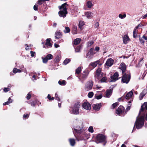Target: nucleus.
<instances>
[{
  "instance_id": "nucleus-54",
  "label": "nucleus",
  "mask_w": 147,
  "mask_h": 147,
  "mask_svg": "<svg viewBox=\"0 0 147 147\" xmlns=\"http://www.w3.org/2000/svg\"><path fill=\"white\" fill-rule=\"evenodd\" d=\"M38 5L36 4L34 6V9L35 10H37L38 9Z\"/></svg>"
},
{
  "instance_id": "nucleus-62",
  "label": "nucleus",
  "mask_w": 147,
  "mask_h": 147,
  "mask_svg": "<svg viewBox=\"0 0 147 147\" xmlns=\"http://www.w3.org/2000/svg\"><path fill=\"white\" fill-rule=\"evenodd\" d=\"M48 98L50 100L51 98V96L49 94H48L47 96Z\"/></svg>"
},
{
  "instance_id": "nucleus-45",
  "label": "nucleus",
  "mask_w": 147,
  "mask_h": 147,
  "mask_svg": "<svg viewBox=\"0 0 147 147\" xmlns=\"http://www.w3.org/2000/svg\"><path fill=\"white\" fill-rule=\"evenodd\" d=\"M88 131L91 133H93L94 132L93 127L92 126H90L88 128Z\"/></svg>"
},
{
  "instance_id": "nucleus-29",
  "label": "nucleus",
  "mask_w": 147,
  "mask_h": 147,
  "mask_svg": "<svg viewBox=\"0 0 147 147\" xmlns=\"http://www.w3.org/2000/svg\"><path fill=\"white\" fill-rule=\"evenodd\" d=\"M13 101V100L11 99L10 98H9L8 99L7 101L3 103V105H8L10 103H12Z\"/></svg>"
},
{
  "instance_id": "nucleus-9",
  "label": "nucleus",
  "mask_w": 147,
  "mask_h": 147,
  "mask_svg": "<svg viewBox=\"0 0 147 147\" xmlns=\"http://www.w3.org/2000/svg\"><path fill=\"white\" fill-rule=\"evenodd\" d=\"M93 51L94 49L93 48L90 49L87 53L86 57L89 59H92L93 57L94 54L95 53Z\"/></svg>"
},
{
  "instance_id": "nucleus-24",
  "label": "nucleus",
  "mask_w": 147,
  "mask_h": 147,
  "mask_svg": "<svg viewBox=\"0 0 147 147\" xmlns=\"http://www.w3.org/2000/svg\"><path fill=\"white\" fill-rule=\"evenodd\" d=\"M85 15L88 18H91L93 16V13L90 12H87L85 13Z\"/></svg>"
},
{
  "instance_id": "nucleus-19",
  "label": "nucleus",
  "mask_w": 147,
  "mask_h": 147,
  "mask_svg": "<svg viewBox=\"0 0 147 147\" xmlns=\"http://www.w3.org/2000/svg\"><path fill=\"white\" fill-rule=\"evenodd\" d=\"M100 62L99 60H98L95 62H91L89 65V66H91L93 68L96 67L97 65Z\"/></svg>"
},
{
  "instance_id": "nucleus-6",
  "label": "nucleus",
  "mask_w": 147,
  "mask_h": 147,
  "mask_svg": "<svg viewBox=\"0 0 147 147\" xmlns=\"http://www.w3.org/2000/svg\"><path fill=\"white\" fill-rule=\"evenodd\" d=\"M106 138L103 135L101 134H98L96 136V142L97 143L102 142H105Z\"/></svg>"
},
{
  "instance_id": "nucleus-25",
  "label": "nucleus",
  "mask_w": 147,
  "mask_h": 147,
  "mask_svg": "<svg viewBox=\"0 0 147 147\" xmlns=\"http://www.w3.org/2000/svg\"><path fill=\"white\" fill-rule=\"evenodd\" d=\"M112 94V91L111 90H107L106 92L105 97H109Z\"/></svg>"
},
{
  "instance_id": "nucleus-4",
  "label": "nucleus",
  "mask_w": 147,
  "mask_h": 147,
  "mask_svg": "<svg viewBox=\"0 0 147 147\" xmlns=\"http://www.w3.org/2000/svg\"><path fill=\"white\" fill-rule=\"evenodd\" d=\"M80 106V104L79 103L77 102L76 103L73 107H70V112L72 114H78L79 113V109Z\"/></svg>"
},
{
  "instance_id": "nucleus-36",
  "label": "nucleus",
  "mask_w": 147,
  "mask_h": 147,
  "mask_svg": "<svg viewBox=\"0 0 147 147\" xmlns=\"http://www.w3.org/2000/svg\"><path fill=\"white\" fill-rule=\"evenodd\" d=\"M107 80V78L106 77H103L100 80V81H98V82H106Z\"/></svg>"
},
{
  "instance_id": "nucleus-22",
  "label": "nucleus",
  "mask_w": 147,
  "mask_h": 147,
  "mask_svg": "<svg viewBox=\"0 0 147 147\" xmlns=\"http://www.w3.org/2000/svg\"><path fill=\"white\" fill-rule=\"evenodd\" d=\"M147 93L146 90L144 89L143 90L142 93H140L139 96V98L140 100H142L143 97L145 96Z\"/></svg>"
},
{
  "instance_id": "nucleus-46",
  "label": "nucleus",
  "mask_w": 147,
  "mask_h": 147,
  "mask_svg": "<svg viewBox=\"0 0 147 147\" xmlns=\"http://www.w3.org/2000/svg\"><path fill=\"white\" fill-rule=\"evenodd\" d=\"M25 45L27 46V47H26L25 48L26 50H28L29 49H31V47L32 46V45H30L29 46H28V45L27 44H26Z\"/></svg>"
},
{
  "instance_id": "nucleus-50",
  "label": "nucleus",
  "mask_w": 147,
  "mask_h": 147,
  "mask_svg": "<svg viewBox=\"0 0 147 147\" xmlns=\"http://www.w3.org/2000/svg\"><path fill=\"white\" fill-rule=\"evenodd\" d=\"M118 105V102H116L112 105V106L113 107V108L114 109Z\"/></svg>"
},
{
  "instance_id": "nucleus-13",
  "label": "nucleus",
  "mask_w": 147,
  "mask_h": 147,
  "mask_svg": "<svg viewBox=\"0 0 147 147\" xmlns=\"http://www.w3.org/2000/svg\"><path fill=\"white\" fill-rule=\"evenodd\" d=\"M119 76L118 73L117 72H115L113 76H111V81L112 82H115L118 80V77Z\"/></svg>"
},
{
  "instance_id": "nucleus-34",
  "label": "nucleus",
  "mask_w": 147,
  "mask_h": 147,
  "mask_svg": "<svg viewBox=\"0 0 147 147\" xmlns=\"http://www.w3.org/2000/svg\"><path fill=\"white\" fill-rule=\"evenodd\" d=\"M70 60L69 59H66L63 63V64L66 65L70 62Z\"/></svg>"
},
{
  "instance_id": "nucleus-61",
  "label": "nucleus",
  "mask_w": 147,
  "mask_h": 147,
  "mask_svg": "<svg viewBox=\"0 0 147 147\" xmlns=\"http://www.w3.org/2000/svg\"><path fill=\"white\" fill-rule=\"evenodd\" d=\"M28 117V114H25L23 116V117L24 118H27V117Z\"/></svg>"
},
{
  "instance_id": "nucleus-10",
  "label": "nucleus",
  "mask_w": 147,
  "mask_h": 147,
  "mask_svg": "<svg viewBox=\"0 0 147 147\" xmlns=\"http://www.w3.org/2000/svg\"><path fill=\"white\" fill-rule=\"evenodd\" d=\"M93 85V82L92 81H89L86 84L85 89L86 91H89L92 88Z\"/></svg>"
},
{
  "instance_id": "nucleus-16",
  "label": "nucleus",
  "mask_w": 147,
  "mask_h": 147,
  "mask_svg": "<svg viewBox=\"0 0 147 147\" xmlns=\"http://www.w3.org/2000/svg\"><path fill=\"white\" fill-rule=\"evenodd\" d=\"M62 34L60 31H57L55 33V37L56 39H58L62 37Z\"/></svg>"
},
{
  "instance_id": "nucleus-33",
  "label": "nucleus",
  "mask_w": 147,
  "mask_h": 147,
  "mask_svg": "<svg viewBox=\"0 0 147 147\" xmlns=\"http://www.w3.org/2000/svg\"><path fill=\"white\" fill-rule=\"evenodd\" d=\"M82 71L81 67H78L76 70V72L78 74H79Z\"/></svg>"
},
{
  "instance_id": "nucleus-43",
  "label": "nucleus",
  "mask_w": 147,
  "mask_h": 147,
  "mask_svg": "<svg viewBox=\"0 0 147 147\" xmlns=\"http://www.w3.org/2000/svg\"><path fill=\"white\" fill-rule=\"evenodd\" d=\"M94 43V42L92 41L88 42L87 43V45L88 47H91Z\"/></svg>"
},
{
  "instance_id": "nucleus-42",
  "label": "nucleus",
  "mask_w": 147,
  "mask_h": 147,
  "mask_svg": "<svg viewBox=\"0 0 147 147\" xmlns=\"http://www.w3.org/2000/svg\"><path fill=\"white\" fill-rule=\"evenodd\" d=\"M119 17L121 19H123L125 18L126 17V15L125 14H124L122 15L121 14H120L119 15Z\"/></svg>"
},
{
  "instance_id": "nucleus-21",
  "label": "nucleus",
  "mask_w": 147,
  "mask_h": 147,
  "mask_svg": "<svg viewBox=\"0 0 147 147\" xmlns=\"http://www.w3.org/2000/svg\"><path fill=\"white\" fill-rule=\"evenodd\" d=\"M133 93L132 91H131L129 92L125 96V99L127 100L130 99L132 98Z\"/></svg>"
},
{
  "instance_id": "nucleus-14",
  "label": "nucleus",
  "mask_w": 147,
  "mask_h": 147,
  "mask_svg": "<svg viewBox=\"0 0 147 147\" xmlns=\"http://www.w3.org/2000/svg\"><path fill=\"white\" fill-rule=\"evenodd\" d=\"M113 62L114 60L111 58H109L107 60L105 64L109 67H111L113 65Z\"/></svg>"
},
{
  "instance_id": "nucleus-60",
  "label": "nucleus",
  "mask_w": 147,
  "mask_h": 147,
  "mask_svg": "<svg viewBox=\"0 0 147 147\" xmlns=\"http://www.w3.org/2000/svg\"><path fill=\"white\" fill-rule=\"evenodd\" d=\"M142 26V25L141 24H139L135 28L137 29L139 27H140Z\"/></svg>"
},
{
  "instance_id": "nucleus-63",
  "label": "nucleus",
  "mask_w": 147,
  "mask_h": 147,
  "mask_svg": "<svg viewBox=\"0 0 147 147\" xmlns=\"http://www.w3.org/2000/svg\"><path fill=\"white\" fill-rule=\"evenodd\" d=\"M54 46H55V47L56 48L58 47H59V45H58L56 43H55L54 44Z\"/></svg>"
},
{
  "instance_id": "nucleus-1",
  "label": "nucleus",
  "mask_w": 147,
  "mask_h": 147,
  "mask_svg": "<svg viewBox=\"0 0 147 147\" xmlns=\"http://www.w3.org/2000/svg\"><path fill=\"white\" fill-rule=\"evenodd\" d=\"M83 121L82 120L76 119L74 122V127L75 128L73 130V132L79 134L82 133L83 131Z\"/></svg>"
},
{
  "instance_id": "nucleus-35",
  "label": "nucleus",
  "mask_w": 147,
  "mask_h": 147,
  "mask_svg": "<svg viewBox=\"0 0 147 147\" xmlns=\"http://www.w3.org/2000/svg\"><path fill=\"white\" fill-rule=\"evenodd\" d=\"M95 97L98 100L101 99L102 97V94H95Z\"/></svg>"
},
{
  "instance_id": "nucleus-18",
  "label": "nucleus",
  "mask_w": 147,
  "mask_h": 147,
  "mask_svg": "<svg viewBox=\"0 0 147 147\" xmlns=\"http://www.w3.org/2000/svg\"><path fill=\"white\" fill-rule=\"evenodd\" d=\"M123 110L124 108L122 106H120L116 111V113L118 115H119L122 113Z\"/></svg>"
},
{
  "instance_id": "nucleus-2",
  "label": "nucleus",
  "mask_w": 147,
  "mask_h": 147,
  "mask_svg": "<svg viewBox=\"0 0 147 147\" xmlns=\"http://www.w3.org/2000/svg\"><path fill=\"white\" fill-rule=\"evenodd\" d=\"M144 116H138L136 118L134 126H136L137 129H140L144 126Z\"/></svg>"
},
{
  "instance_id": "nucleus-57",
  "label": "nucleus",
  "mask_w": 147,
  "mask_h": 147,
  "mask_svg": "<svg viewBox=\"0 0 147 147\" xmlns=\"http://www.w3.org/2000/svg\"><path fill=\"white\" fill-rule=\"evenodd\" d=\"M99 24L98 22H96L95 24V28H97L99 26Z\"/></svg>"
},
{
  "instance_id": "nucleus-28",
  "label": "nucleus",
  "mask_w": 147,
  "mask_h": 147,
  "mask_svg": "<svg viewBox=\"0 0 147 147\" xmlns=\"http://www.w3.org/2000/svg\"><path fill=\"white\" fill-rule=\"evenodd\" d=\"M77 28L76 26H74L72 28V34H77Z\"/></svg>"
},
{
  "instance_id": "nucleus-17",
  "label": "nucleus",
  "mask_w": 147,
  "mask_h": 147,
  "mask_svg": "<svg viewBox=\"0 0 147 147\" xmlns=\"http://www.w3.org/2000/svg\"><path fill=\"white\" fill-rule=\"evenodd\" d=\"M120 68L122 71V73L125 72L126 69V66L124 63H121Z\"/></svg>"
},
{
  "instance_id": "nucleus-59",
  "label": "nucleus",
  "mask_w": 147,
  "mask_h": 147,
  "mask_svg": "<svg viewBox=\"0 0 147 147\" xmlns=\"http://www.w3.org/2000/svg\"><path fill=\"white\" fill-rule=\"evenodd\" d=\"M129 106H128L127 108H126V110L127 111H129V110H130V106H131V105H130V104H129Z\"/></svg>"
},
{
  "instance_id": "nucleus-8",
  "label": "nucleus",
  "mask_w": 147,
  "mask_h": 147,
  "mask_svg": "<svg viewBox=\"0 0 147 147\" xmlns=\"http://www.w3.org/2000/svg\"><path fill=\"white\" fill-rule=\"evenodd\" d=\"M130 75L125 74L123 76L122 78V82L123 83L127 84L130 80Z\"/></svg>"
},
{
  "instance_id": "nucleus-31",
  "label": "nucleus",
  "mask_w": 147,
  "mask_h": 147,
  "mask_svg": "<svg viewBox=\"0 0 147 147\" xmlns=\"http://www.w3.org/2000/svg\"><path fill=\"white\" fill-rule=\"evenodd\" d=\"M13 72L14 74H16L17 73H20L22 72V70L20 69H18L16 68H13Z\"/></svg>"
},
{
  "instance_id": "nucleus-38",
  "label": "nucleus",
  "mask_w": 147,
  "mask_h": 147,
  "mask_svg": "<svg viewBox=\"0 0 147 147\" xmlns=\"http://www.w3.org/2000/svg\"><path fill=\"white\" fill-rule=\"evenodd\" d=\"M138 31L136 29H135L133 32V36L134 38H136L137 36V35L136 34V33Z\"/></svg>"
},
{
  "instance_id": "nucleus-64",
  "label": "nucleus",
  "mask_w": 147,
  "mask_h": 147,
  "mask_svg": "<svg viewBox=\"0 0 147 147\" xmlns=\"http://www.w3.org/2000/svg\"><path fill=\"white\" fill-rule=\"evenodd\" d=\"M142 38L146 40V42H147V37L145 36L144 35H143L142 36Z\"/></svg>"
},
{
  "instance_id": "nucleus-7",
  "label": "nucleus",
  "mask_w": 147,
  "mask_h": 147,
  "mask_svg": "<svg viewBox=\"0 0 147 147\" xmlns=\"http://www.w3.org/2000/svg\"><path fill=\"white\" fill-rule=\"evenodd\" d=\"M101 71V69L100 68H98L96 70V74L94 75L96 81H98L99 79L102 77V74Z\"/></svg>"
},
{
  "instance_id": "nucleus-51",
  "label": "nucleus",
  "mask_w": 147,
  "mask_h": 147,
  "mask_svg": "<svg viewBox=\"0 0 147 147\" xmlns=\"http://www.w3.org/2000/svg\"><path fill=\"white\" fill-rule=\"evenodd\" d=\"M30 53L31 54V56L32 57H33L35 56V52L30 51Z\"/></svg>"
},
{
  "instance_id": "nucleus-55",
  "label": "nucleus",
  "mask_w": 147,
  "mask_h": 147,
  "mask_svg": "<svg viewBox=\"0 0 147 147\" xmlns=\"http://www.w3.org/2000/svg\"><path fill=\"white\" fill-rule=\"evenodd\" d=\"M36 102L35 101H33L31 102V104L32 106H34L36 104Z\"/></svg>"
},
{
  "instance_id": "nucleus-37",
  "label": "nucleus",
  "mask_w": 147,
  "mask_h": 147,
  "mask_svg": "<svg viewBox=\"0 0 147 147\" xmlns=\"http://www.w3.org/2000/svg\"><path fill=\"white\" fill-rule=\"evenodd\" d=\"M87 5L88 7L91 8L92 5V2L90 1H88L87 2Z\"/></svg>"
},
{
  "instance_id": "nucleus-3",
  "label": "nucleus",
  "mask_w": 147,
  "mask_h": 147,
  "mask_svg": "<svg viewBox=\"0 0 147 147\" xmlns=\"http://www.w3.org/2000/svg\"><path fill=\"white\" fill-rule=\"evenodd\" d=\"M68 6V4L64 3L59 7L61 10L59 12V14L60 17H64L66 16L67 13V7Z\"/></svg>"
},
{
  "instance_id": "nucleus-40",
  "label": "nucleus",
  "mask_w": 147,
  "mask_h": 147,
  "mask_svg": "<svg viewBox=\"0 0 147 147\" xmlns=\"http://www.w3.org/2000/svg\"><path fill=\"white\" fill-rule=\"evenodd\" d=\"M94 95V93L92 92H90L88 94V97L89 98H91Z\"/></svg>"
},
{
  "instance_id": "nucleus-56",
  "label": "nucleus",
  "mask_w": 147,
  "mask_h": 147,
  "mask_svg": "<svg viewBox=\"0 0 147 147\" xmlns=\"http://www.w3.org/2000/svg\"><path fill=\"white\" fill-rule=\"evenodd\" d=\"M31 97V95L29 94L28 93L26 96V98L27 100L29 99Z\"/></svg>"
},
{
  "instance_id": "nucleus-52",
  "label": "nucleus",
  "mask_w": 147,
  "mask_h": 147,
  "mask_svg": "<svg viewBox=\"0 0 147 147\" xmlns=\"http://www.w3.org/2000/svg\"><path fill=\"white\" fill-rule=\"evenodd\" d=\"M139 40L140 43L143 45L144 44V41L143 40V39L141 38H140Z\"/></svg>"
},
{
  "instance_id": "nucleus-5",
  "label": "nucleus",
  "mask_w": 147,
  "mask_h": 147,
  "mask_svg": "<svg viewBox=\"0 0 147 147\" xmlns=\"http://www.w3.org/2000/svg\"><path fill=\"white\" fill-rule=\"evenodd\" d=\"M89 72V71L88 70L86 69L84 70L78 78L82 82H83V81L85 80L87 78Z\"/></svg>"
},
{
  "instance_id": "nucleus-41",
  "label": "nucleus",
  "mask_w": 147,
  "mask_h": 147,
  "mask_svg": "<svg viewBox=\"0 0 147 147\" xmlns=\"http://www.w3.org/2000/svg\"><path fill=\"white\" fill-rule=\"evenodd\" d=\"M81 47L80 46H78L75 48V51L76 52H80V51Z\"/></svg>"
},
{
  "instance_id": "nucleus-20",
  "label": "nucleus",
  "mask_w": 147,
  "mask_h": 147,
  "mask_svg": "<svg viewBox=\"0 0 147 147\" xmlns=\"http://www.w3.org/2000/svg\"><path fill=\"white\" fill-rule=\"evenodd\" d=\"M101 103H98L93 105V109L96 111H98L101 107Z\"/></svg>"
},
{
  "instance_id": "nucleus-39",
  "label": "nucleus",
  "mask_w": 147,
  "mask_h": 147,
  "mask_svg": "<svg viewBox=\"0 0 147 147\" xmlns=\"http://www.w3.org/2000/svg\"><path fill=\"white\" fill-rule=\"evenodd\" d=\"M65 30H64V32L65 33H69L70 32V30L68 27H65Z\"/></svg>"
},
{
  "instance_id": "nucleus-48",
  "label": "nucleus",
  "mask_w": 147,
  "mask_h": 147,
  "mask_svg": "<svg viewBox=\"0 0 147 147\" xmlns=\"http://www.w3.org/2000/svg\"><path fill=\"white\" fill-rule=\"evenodd\" d=\"M43 62L44 63H46L48 61V59L46 58H42Z\"/></svg>"
},
{
  "instance_id": "nucleus-53",
  "label": "nucleus",
  "mask_w": 147,
  "mask_h": 147,
  "mask_svg": "<svg viewBox=\"0 0 147 147\" xmlns=\"http://www.w3.org/2000/svg\"><path fill=\"white\" fill-rule=\"evenodd\" d=\"M43 2V0H39L38 1L37 3H38L39 5H41Z\"/></svg>"
},
{
  "instance_id": "nucleus-47",
  "label": "nucleus",
  "mask_w": 147,
  "mask_h": 147,
  "mask_svg": "<svg viewBox=\"0 0 147 147\" xmlns=\"http://www.w3.org/2000/svg\"><path fill=\"white\" fill-rule=\"evenodd\" d=\"M55 99H56L58 101H60V99L59 98V97L58 96V94H57V93H56L55 94Z\"/></svg>"
},
{
  "instance_id": "nucleus-23",
  "label": "nucleus",
  "mask_w": 147,
  "mask_h": 147,
  "mask_svg": "<svg viewBox=\"0 0 147 147\" xmlns=\"http://www.w3.org/2000/svg\"><path fill=\"white\" fill-rule=\"evenodd\" d=\"M129 40V37L127 35H125L123 38V42L125 44H126Z\"/></svg>"
},
{
  "instance_id": "nucleus-26",
  "label": "nucleus",
  "mask_w": 147,
  "mask_h": 147,
  "mask_svg": "<svg viewBox=\"0 0 147 147\" xmlns=\"http://www.w3.org/2000/svg\"><path fill=\"white\" fill-rule=\"evenodd\" d=\"M81 39L80 38H78L75 39L74 41V44L75 45H77L79 44L81 41Z\"/></svg>"
},
{
  "instance_id": "nucleus-11",
  "label": "nucleus",
  "mask_w": 147,
  "mask_h": 147,
  "mask_svg": "<svg viewBox=\"0 0 147 147\" xmlns=\"http://www.w3.org/2000/svg\"><path fill=\"white\" fill-rule=\"evenodd\" d=\"M82 107L86 110H90L91 108V105L88 102H86L82 104Z\"/></svg>"
},
{
  "instance_id": "nucleus-30",
  "label": "nucleus",
  "mask_w": 147,
  "mask_h": 147,
  "mask_svg": "<svg viewBox=\"0 0 147 147\" xmlns=\"http://www.w3.org/2000/svg\"><path fill=\"white\" fill-rule=\"evenodd\" d=\"M85 23L84 21H80L79 24V28L82 29V28L83 26L84 25Z\"/></svg>"
},
{
  "instance_id": "nucleus-58",
  "label": "nucleus",
  "mask_w": 147,
  "mask_h": 147,
  "mask_svg": "<svg viewBox=\"0 0 147 147\" xmlns=\"http://www.w3.org/2000/svg\"><path fill=\"white\" fill-rule=\"evenodd\" d=\"M100 49V48L98 47H96L95 48V51H98Z\"/></svg>"
},
{
  "instance_id": "nucleus-27",
  "label": "nucleus",
  "mask_w": 147,
  "mask_h": 147,
  "mask_svg": "<svg viewBox=\"0 0 147 147\" xmlns=\"http://www.w3.org/2000/svg\"><path fill=\"white\" fill-rule=\"evenodd\" d=\"M69 142L71 146H73L75 144V140L73 138H70L69 140Z\"/></svg>"
},
{
  "instance_id": "nucleus-49",
  "label": "nucleus",
  "mask_w": 147,
  "mask_h": 147,
  "mask_svg": "<svg viewBox=\"0 0 147 147\" xmlns=\"http://www.w3.org/2000/svg\"><path fill=\"white\" fill-rule=\"evenodd\" d=\"M10 89L9 88H4L3 89V91L4 92H6L9 91Z\"/></svg>"
},
{
  "instance_id": "nucleus-12",
  "label": "nucleus",
  "mask_w": 147,
  "mask_h": 147,
  "mask_svg": "<svg viewBox=\"0 0 147 147\" xmlns=\"http://www.w3.org/2000/svg\"><path fill=\"white\" fill-rule=\"evenodd\" d=\"M51 38H47L46 40V42L45 44V46H43V47L45 48H48L52 47V44L50 43Z\"/></svg>"
},
{
  "instance_id": "nucleus-15",
  "label": "nucleus",
  "mask_w": 147,
  "mask_h": 147,
  "mask_svg": "<svg viewBox=\"0 0 147 147\" xmlns=\"http://www.w3.org/2000/svg\"><path fill=\"white\" fill-rule=\"evenodd\" d=\"M144 109L147 110V102H145L143 105L141 106V108L140 111L139 115L140 114H142V112L144 111Z\"/></svg>"
},
{
  "instance_id": "nucleus-44",
  "label": "nucleus",
  "mask_w": 147,
  "mask_h": 147,
  "mask_svg": "<svg viewBox=\"0 0 147 147\" xmlns=\"http://www.w3.org/2000/svg\"><path fill=\"white\" fill-rule=\"evenodd\" d=\"M53 56L51 54H49L47 55L46 58L48 59H52Z\"/></svg>"
},
{
  "instance_id": "nucleus-32",
  "label": "nucleus",
  "mask_w": 147,
  "mask_h": 147,
  "mask_svg": "<svg viewBox=\"0 0 147 147\" xmlns=\"http://www.w3.org/2000/svg\"><path fill=\"white\" fill-rule=\"evenodd\" d=\"M58 83L61 85H65L66 84V82L64 80H59L58 82Z\"/></svg>"
}]
</instances>
